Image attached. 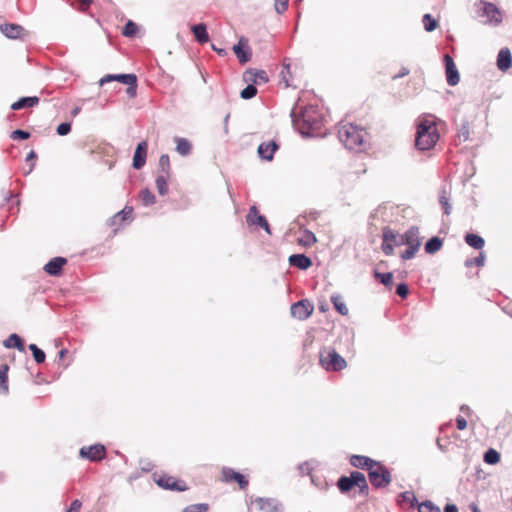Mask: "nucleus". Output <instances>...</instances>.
I'll return each instance as SVG.
<instances>
[{
	"label": "nucleus",
	"mask_w": 512,
	"mask_h": 512,
	"mask_svg": "<svg viewBox=\"0 0 512 512\" xmlns=\"http://www.w3.org/2000/svg\"><path fill=\"white\" fill-rule=\"evenodd\" d=\"M377 461L363 455H352L350 457V464L353 467L359 469H366L368 472L370 471V467L376 464Z\"/></svg>",
	"instance_id": "5701e85b"
},
{
	"label": "nucleus",
	"mask_w": 512,
	"mask_h": 512,
	"mask_svg": "<svg viewBox=\"0 0 512 512\" xmlns=\"http://www.w3.org/2000/svg\"><path fill=\"white\" fill-rule=\"evenodd\" d=\"M504 12L494 3L482 1V21L483 24L490 27H498L502 24Z\"/></svg>",
	"instance_id": "39448f33"
},
{
	"label": "nucleus",
	"mask_w": 512,
	"mask_h": 512,
	"mask_svg": "<svg viewBox=\"0 0 512 512\" xmlns=\"http://www.w3.org/2000/svg\"><path fill=\"white\" fill-rule=\"evenodd\" d=\"M465 242L475 249H480V236L476 234H467L465 236Z\"/></svg>",
	"instance_id": "de8ad7c7"
},
{
	"label": "nucleus",
	"mask_w": 512,
	"mask_h": 512,
	"mask_svg": "<svg viewBox=\"0 0 512 512\" xmlns=\"http://www.w3.org/2000/svg\"><path fill=\"white\" fill-rule=\"evenodd\" d=\"M458 137L463 141H467L469 139V128L466 125H463L459 130Z\"/></svg>",
	"instance_id": "bf43d9fd"
},
{
	"label": "nucleus",
	"mask_w": 512,
	"mask_h": 512,
	"mask_svg": "<svg viewBox=\"0 0 512 512\" xmlns=\"http://www.w3.org/2000/svg\"><path fill=\"white\" fill-rule=\"evenodd\" d=\"M160 174L170 175V159L169 156L164 154L159 159Z\"/></svg>",
	"instance_id": "ea45409f"
},
{
	"label": "nucleus",
	"mask_w": 512,
	"mask_h": 512,
	"mask_svg": "<svg viewBox=\"0 0 512 512\" xmlns=\"http://www.w3.org/2000/svg\"><path fill=\"white\" fill-rule=\"evenodd\" d=\"M464 276L467 279H474L480 273V256L469 258L464 263Z\"/></svg>",
	"instance_id": "6ab92c4d"
},
{
	"label": "nucleus",
	"mask_w": 512,
	"mask_h": 512,
	"mask_svg": "<svg viewBox=\"0 0 512 512\" xmlns=\"http://www.w3.org/2000/svg\"><path fill=\"white\" fill-rule=\"evenodd\" d=\"M246 221L250 225H258L262 227L268 234H271L270 227L264 216L259 214L256 206H252L246 216Z\"/></svg>",
	"instance_id": "2eb2a0df"
},
{
	"label": "nucleus",
	"mask_w": 512,
	"mask_h": 512,
	"mask_svg": "<svg viewBox=\"0 0 512 512\" xmlns=\"http://www.w3.org/2000/svg\"><path fill=\"white\" fill-rule=\"evenodd\" d=\"M337 487L342 493H347L357 487L359 494L368 495L369 487L366 477L359 471H353L349 476H342L337 481Z\"/></svg>",
	"instance_id": "7ed1b4c3"
},
{
	"label": "nucleus",
	"mask_w": 512,
	"mask_h": 512,
	"mask_svg": "<svg viewBox=\"0 0 512 512\" xmlns=\"http://www.w3.org/2000/svg\"><path fill=\"white\" fill-rule=\"evenodd\" d=\"M302 119L303 122L308 125L309 129L315 130L319 128L318 122L315 119H311L308 110L304 111L302 114Z\"/></svg>",
	"instance_id": "09e8293b"
},
{
	"label": "nucleus",
	"mask_w": 512,
	"mask_h": 512,
	"mask_svg": "<svg viewBox=\"0 0 512 512\" xmlns=\"http://www.w3.org/2000/svg\"><path fill=\"white\" fill-rule=\"evenodd\" d=\"M403 244L408 245L409 247L419 248L420 242L418 239V230L416 228H411L406 231L403 235H401Z\"/></svg>",
	"instance_id": "a878e982"
},
{
	"label": "nucleus",
	"mask_w": 512,
	"mask_h": 512,
	"mask_svg": "<svg viewBox=\"0 0 512 512\" xmlns=\"http://www.w3.org/2000/svg\"><path fill=\"white\" fill-rule=\"evenodd\" d=\"M283 506L273 498L258 497L251 501L249 512H282Z\"/></svg>",
	"instance_id": "6e6552de"
},
{
	"label": "nucleus",
	"mask_w": 512,
	"mask_h": 512,
	"mask_svg": "<svg viewBox=\"0 0 512 512\" xmlns=\"http://www.w3.org/2000/svg\"><path fill=\"white\" fill-rule=\"evenodd\" d=\"M80 456L90 461H100L106 457V449L101 444H95L80 449Z\"/></svg>",
	"instance_id": "ddd939ff"
},
{
	"label": "nucleus",
	"mask_w": 512,
	"mask_h": 512,
	"mask_svg": "<svg viewBox=\"0 0 512 512\" xmlns=\"http://www.w3.org/2000/svg\"><path fill=\"white\" fill-rule=\"evenodd\" d=\"M419 512H441L440 508L434 505L431 501H425L418 507Z\"/></svg>",
	"instance_id": "a18cd8bd"
},
{
	"label": "nucleus",
	"mask_w": 512,
	"mask_h": 512,
	"mask_svg": "<svg viewBox=\"0 0 512 512\" xmlns=\"http://www.w3.org/2000/svg\"><path fill=\"white\" fill-rule=\"evenodd\" d=\"M213 49L219 54V55H225V51L223 49H217L215 46H213Z\"/></svg>",
	"instance_id": "338daca9"
},
{
	"label": "nucleus",
	"mask_w": 512,
	"mask_h": 512,
	"mask_svg": "<svg viewBox=\"0 0 512 512\" xmlns=\"http://www.w3.org/2000/svg\"><path fill=\"white\" fill-rule=\"evenodd\" d=\"M8 371L7 364L0 365V395H7L9 392Z\"/></svg>",
	"instance_id": "cd10ccee"
},
{
	"label": "nucleus",
	"mask_w": 512,
	"mask_h": 512,
	"mask_svg": "<svg viewBox=\"0 0 512 512\" xmlns=\"http://www.w3.org/2000/svg\"><path fill=\"white\" fill-rule=\"evenodd\" d=\"M367 133L362 128L352 123H346L339 127L338 137L349 150L360 151L365 145Z\"/></svg>",
	"instance_id": "f257e3e1"
},
{
	"label": "nucleus",
	"mask_w": 512,
	"mask_h": 512,
	"mask_svg": "<svg viewBox=\"0 0 512 512\" xmlns=\"http://www.w3.org/2000/svg\"><path fill=\"white\" fill-rule=\"evenodd\" d=\"M192 145L185 138H176V151L182 155L186 156L191 152Z\"/></svg>",
	"instance_id": "473e14b6"
},
{
	"label": "nucleus",
	"mask_w": 512,
	"mask_h": 512,
	"mask_svg": "<svg viewBox=\"0 0 512 512\" xmlns=\"http://www.w3.org/2000/svg\"><path fill=\"white\" fill-rule=\"evenodd\" d=\"M139 196H140L142 203L146 206L152 205L155 203L154 194L147 188L141 190Z\"/></svg>",
	"instance_id": "58836bf2"
},
{
	"label": "nucleus",
	"mask_w": 512,
	"mask_h": 512,
	"mask_svg": "<svg viewBox=\"0 0 512 512\" xmlns=\"http://www.w3.org/2000/svg\"><path fill=\"white\" fill-rule=\"evenodd\" d=\"M0 31L10 39H21L25 34L24 28L14 23L1 24Z\"/></svg>",
	"instance_id": "a211bd4d"
},
{
	"label": "nucleus",
	"mask_w": 512,
	"mask_h": 512,
	"mask_svg": "<svg viewBox=\"0 0 512 512\" xmlns=\"http://www.w3.org/2000/svg\"><path fill=\"white\" fill-rule=\"evenodd\" d=\"M29 349L33 354L34 360L38 364L43 363L45 361V353L40 348H38L36 344H30Z\"/></svg>",
	"instance_id": "37998d69"
},
{
	"label": "nucleus",
	"mask_w": 512,
	"mask_h": 512,
	"mask_svg": "<svg viewBox=\"0 0 512 512\" xmlns=\"http://www.w3.org/2000/svg\"><path fill=\"white\" fill-rule=\"evenodd\" d=\"M439 140V133L435 121L430 119H421L417 126L415 144L419 150H429L433 148Z\"/></svg>",
	"instance_id": "f03ea898"
},
{
	"label": "nucleus",
	"mask_w": 512,
	"mask_h": 512,
	"mask_svg": "<svg viewBox=\"0 0 512 512\" xmlns=\"http://www.w3.org/2000/svg\"><path fill=\"white\" fill-rule=\"evenodd\" d=\"M418 249H419V248H415V246H414V247H409V246H408V249H406V250L402 253V255H401L402 259H404V260H408V259L413 258V257H414V255H415V253H416V251H417Z\"/></svg>",
	"instance_id": "4d7b16f0"
},
{
	"label": "nucleus",
	"mask_w": 512,
	"mask_h": 512,
	"mask_svg": "<svg viewBox=\"0 0 512 512\" xmlns=\"http://www.w3.org/2000/svg\"><path fill=\"white\" fill-rule=\"evenodd\" d=\"M444 63H445L447 83L450 86L457 85L460 81V76H459V73H458V70L454 63L453 58L448 54L444 55Z\"/></svg>",
	"instance_id": "4468645a"
},
{
	"label": "nucleus",
	"mask_w": 512,
	"mask_h": 512,
	"mask_svg": "<svg viewBox=\"0 0 512 512\" xmlns=\"http://www.w3.org/2000/svg\"><path fill=\"white\" fill-rule=\"evenodd\" d=\"M320 364L327 371H340L347 365L346 360L330 348L321 351Z\"/></svg>",
	"instance_id": "20e7f679"
},
{
	"label": "nucleus",
	"mask_w": 512,
	"mask_h": 512,
	"mask_svg": "<svg viewBox=\"0 0 512 512\" xmlns=\"http://www.w3.org/2000/svg\"><path fill=\"white\" fill-rule=\"evenodd\" d=\"M219 480L227 484L237 483L238 487L242 490L246 489L249 484V481L245 475L229 467H223L221 469Z\"/></svg>",
	"instance_id": "9d476101"
},
{
	"label": "nucleus",
	"mask_w": 512,
	"mask_h": 512,
	"mask_svg": "<svg viewBox=\"0 0 512 512\" xmlns=\"http://www.w3.org/2000/svg\"><path fill=\"white\" fill-rule=\"evenodd\" d=\"M442 247V241L438 237H432L425 245V251L427 253H435Z\"/></svg>",
	"instance_id": "4c0bfd02"
},
{
	"label": "nucleus",
	"mask_w": 512,
	"mask_h": 512,
	"mask_svg": "<svg viewBox=\"0 0 512 512\" xmlns=\"http://www.w3.org/2000/svg\"><path fill=\"white\" fill-rule=\"evenodd\" d=\"M81 507H82V503H81V501H80V500H78V499H75V500L71 503V505H70V507H69L68 511H69V512H80Z\"/></svg>",
	"instance_id": "052dcab7"
},
{
	"label": "nucleus",
	"mask_w": 512,
	"mask_h": 512,
	"mask_svg": "<svg viewBox=\"0 0 512 512\" xmlns=\"http://www.w3.org/2000/svg\"><path fill=\"white\" fill-rule=\"evenodd\" d=\"M40 99L36 96L32 97H22L18 101L14 102L11 105L12 110H21L24 108H30L37 106L39 104Z\"/></svg>",
	"instance_id": "393cba45"
},
{
	"label": "nucleus",
	"mask_w": 512,
	"mask_h": 512,
	"mask_svg": "<svg viewBox=\"0 0 512 512\" xmlns=\"http://www.w3.org/2000/svg\"><path fill=\"white\" fill-rule=\"evenodd\" d=\"M444 512H458V508L454 504H447L444 508Z\"/></svg>",
	"instance_id": "0e129e2a"
},
{
	"label": "nucleus",
	"mask_w": 512,
	"mask_h": 512,
	"mask_svg": "<svg viewBox=\"0 0 512 512\" xmlns=\"http://www.w3.org/2000/svg\"><path fill=\"white\" fill-rule=\"evenodd\" d=\"M289 0H276L274 7L278 13H283L287 10Z\"/></svg>",
	"instance_id": "864d4df0"
},
{
	"label": "nucleus",
	"mask_w": 512,
	"mask_h": 512,
	"mask_svg": "<svg viewBox=\"0 0 512 512\" xmlns=\"http://www.w3.org/2000/svg\"><path fill=\"white\" fill-rule=\"evenodd\" d=\"M155 483L166 490L183 492L188 490V486L185 481L178 479L174 476L168 474H162L159 476H154Z\"/></svg>",
	"instance_id": "1a4fd4ad"
},
{
	"label": "nucleus",
	"mask_w": 512,
	"mask_h": 512,
	"mask_svg": "<svg viewBox=\"0 0 512 512\" xmlns=\"http://www.w3.org/2000/svg\"><path fill=\"white\" fill-rule=\"evenodd\" d=\"M138 32V26L135 22L129 20L123 30H122V34L125 36V37H134Z\"/></svg>",
	"instance_id": "a19ab883"
},
{
	"label": "nucleus",
	"mask_w": 512,
	"mask_h": 512,
	"mask_svg": "<svg viewBox=\"0 0 512 512\" xmlns=\"http://www.w3.org/2000/svg\"><path fill=\"white\" fill-rule=\"evenodd\" d=\"M257 94V89L254 85H248L241 91V97L243 99H251Z\"/></svg>",
	"instance_id": "3c124183"
},
{
	"label": "nucleus",
	"mask_w": 512,
	"mask_h": 512,
	"mask_svg": "<svg viewBox=\"0 0 512 512\" xmlns=\"http://www.w3.org/2000/svg\"><path fill=\"white\" fill-rule=\"evenodd\" d=\"M439 203H440L442 209L444 210V213L447 215L450 214L451 206L449 204V198L446 195L445 191H443L442 194L439 196Z\"/></svg>",
	"instance_id": "8fccbe9b"
},
{
	"label": "nucleus",
	"mask_w": 512,
	"mask_h": 512,
	"mask_svg": "<svg viewBox=\"0 0 512 512\" xmlns=\"http://www.w3.org/2000/svg\"><path fill=\"white\" fill-rule=\"evenodd\" d=\"M316 241L315 235L308 230L303 231L297 239L298 244L304 247H310Z\"/></svg>",
	"instance_id": "2f4dec72"
},
{
	"label": "nucleus",
	"mask_w": 512,
	"mask_h": 512,
	"mask_svg": "<svg viewBox=\"0 0 512 512\" xmlns=\"http://www.w3.org/2000/svg\"><path fill=\"white\" fill-rule=\"evenodd\" d=\"M4 346L7 348H17L19 351H24V342L17 334H11L5 341Z\"/></svg>",
	"instance_id": "7c9ffc66"
},
{
	"label": "nucleus",
	"mask_w": 512,
	"mask_h": 512,
	"mask_svg": "<svg viewBox=\"0 0 512 512\" xmlns=\"http://www.w3.org/2000/svg\"><path fill=\"white\" fill-rule=\"evenodd\" d=\"M512 66V55L508 48H502L497 56V67L500 71H507Z\"/></svg>",
	"instance_id": "4be33fe9"
},
{
	"label": "nucleus",
	"mask_w": 512,
	"mask_h": 512,
	"mask_svg": "<svg viewBox=\"0 0 512 512\" xmlns=\"http://www.w3.org/2000/svg\"><path fill=\"white\" fill-rule=\"evenodd\" d=\"M209 505L206 503L192 504L187 506L183 512H208Z\"/></svg>",
	"instance_id": "49530a36"
},
{
	"label": "nucleus",
	"mask_w": 512,
	"mask_h": 512,
	"mask_svg": "<svg viewBox=\"0 0 512 512\" xmlns=\"http://www.w3.org/2000/svg\"><path fill=\"white\" fill-rule=\"evenodd\" d=\"M368 476L370 483L376 488L386 487L391 482L389 470L379 462L370 467Z\"/></svg>",
	"instance_id": "423d86ee"
},
{
	"label": "nucleus",
	"mask_w": 512,
	"mask_h": 512,
	"mask_svg": "<svg viewBox=\"0 0 512 512\" xmlns=\"http://www.w3.org/2000/svg\"><path fill=\"white\" fill-rule=\"evenodd\" d=\"M36 157H37V155H36V153H35V151H34V150H31V151L28 153V155H27V157H26V161H27V162H31V164H30V168H29V170H28V173H30V172L33 170V168H34V166H35L34 160L36 159Z\"/></svg>",
	"instance_id": "13d9d810"
},
{
	"label": "nucleus",
	"mask_w": 512,
	"mask_h": 512,
	"mask_svg": "<svg viewBox=\"0 0 512 512\" xmlns=\"http://www.w3.org/2000/svg\"><path fill=\"white\" fill-rule=\"evenodd\" d=\"M66 263V258L54 257L44 266V271L51 276H58L61 274L62 268Z\"/></svg>",
	"instance_id": "aec40b11"
},
{
	"label": "nucleus",
	"mask_w": 512,
	"mask_h": 512,
	"mask_svg": "<svg viewBox=\"0 0 512 512\" xmlns=\"http://www.w3.org/2000/svg\"><path fill=\"white\" fill-rule=\"evenodd\" d=\"M132 212H133L132 208L126 207L122 211L115 214V216L113 217V222L119 223V222H123L127 219H130L132 217Z\"/></svg>",
	"instance_id": "79ce46f5"
},
{
	"label": "nucleus",
	"mask_w": 512,
	"mask_h": 512,
	"mask_svg": "<svg viewBox=\"0 0 512 512\" xmlns=\"http://www.w3.org/2000/svg\"><path fill=\"white\" fill-rule=\"evenodd\" d=\"M403 244L401 235H398L390 228L383 230L382 251L385 255L390 256L394 253V248Z\"/></svg>",
	"instance_id": "9b49d317"
},
{
	"label": "nucleus",
	"mask_w": 512,
	"mask_h": 512,
	"mask_svg": "<svg viewBox=\"0 0 512 512\" xmlns=\"http://www.w3.org/2000/svg\"><path fill=\"white\" fill-rule=\"evenodd\" d=\"M67 353H68V350H67V349H61V350L58 352V358H59V361L63 360Z\"/></svg>",
	"instance_id": "69168bd1"
},
{
	"label": "nucleus",
	"mask_w": 512,
	"mask_h": 512,
	"mask_svg": "<svg viewBox=\"0 0 512 512\" xmlns=\"http://www.w3.org/2000/svg\"><path fill=\"white\" fill-rule=\"evenodd\" d=\"M111 81H118L122 84L127 85V94L130 97H135L136 95V89H137V77L135 74H119V75H112L108 74L102 77L99 81L100 86H103L106 83H109Z\"/></svg>",
	"instance_id": "0eeeda50"
},
{
	"label": "nucleus",
	"mask_w": 512,
	"mask_h": 512,
	"mask_svg": "<svg viewBox=\"0 0 512 512\" xmlns=\"http://www.w3.org/2000/svg\"><path fill=\"white\" fill-rule=\"evenodd\" d=\"M331 302L339 314H341L343 316L348 315L349 309L341 295H332Z\"/></svg>",
	"instance_id": "c756f323"
},
{
	"label": "nucleus",
	"mask_w": 512,
	"mask_h": 512,
	"mask_svg": "<svg viewBox=\"0 0 512 512\" xmlns=\"http://www.w3.org/2000/svg\"><path fill=\"white\" fill-rule=\"evenodd\" d=\"M71 131V124L70 123H61L57 127V133L61 136L67 135Z\"/></svg>",
	"instance_id": "6e6d98bb"
},
{
	"label": "nucleus",
	"mask_w": 512,
	"mask_h": 512,
	"mask_svg": "<svg viewBox=\"0 0 512 512\" xmlns=\"http://www.w3.org/2000/svg\"><path fill=\"white\" fill-rule=\"evenodd\" d=\"M289 264L299 269L306 270L312 265V261L304 254H294L289 257Z\"/></svg>",
	"instance_id": "b1692460"
},
{
	"label": "nucleus",
	"mask_w": 512,
	"mask_h": 512,
	"mask_svg": "<svg viewBox=\"0 0 512 512\" xmlns=\"http://www.w3.org/2000/svg\"><path fill=\"white\" fill-rule=\"evenodd\" d=\"M244 77L246 80H252L255 83H266L268 81L267 73L264 70H248Z\"/></svg>",
	"instance_id": "bb28decb"
},
{
	"label": "nucleus",
	"mask_w": 512,
	"mask_h": 512,
	"mask_svg": "<svg viewBox=\"0 0 512 512\" xmlns=\"http://www.w3.org/2000/svg\"><path fill=\"white\" fill-rule=\"evenodd\" d=\"M483 460L485 463H487L489 465H495L500 461V453L493 448H489L484 453Z\"/></svg>",
	"instance_id": "f704fd0d"
},
{
	"label": "nucleus",
	"mask_w": 512,
	"mask_h": 512,
	"mask_svg": "<svg viewBox=\"0 0 512 512\" xmlns=\"http://www.w3.org/2000/svg\"><path fill=\"white\" fill-rule=\"evenodd\" d=\"M233 51L242 64L248 62L251 58V50L246 38H240L238 44L233 46Z\"/></svg>",
	"instance_id": "dca6fc26"
},
{
	"label": "nucleus",
	"mask_w": 512,
	"mask_h": 512,
	"mask_svg": "<svg viewBox=\"0 0 512 512\" xmlns=\"http://www.w3.org/2000/svg\"><path fill=\"white\" fill-rule=\"evenodd\" d=\"M396 293L398 296H400L401 298H406L409 294V288L406 284L402 283V284H399L396 288Z\"/></svg>",
	"instance_id": "5fc2aeb1"
},
{
	"label": "nucleus",
	"mask_w": 512,
	"mask_h": 512,
	"mask_svg": "<svg viewBox=\"0 0 512 512\" xmlns=\"http://www.w3.org/2000/svg\"><path fill=\"white\" fill-rule=\"evenodd\" d=\"M319 310H320L321 312H326V311H327V307H326L325 305H320V306H319Z\"/></svg>",
	"instance_id": "774afa93"
},
{
	"label": "nucleus",
	"mask_w": 512,
	"mask_h": 512,
	"mask_svg": "<svg viewBox=\"0 0 512 512\" xmlns=\"http://www.w3.org/2000/svg\"><path fill=\"white\" fill-rule=\"evenodd\" d=\"M11 137L14 140H16V139L25 140V139H28L30 137V134L28 132H26V131L17 129V130L12 132Z\"/></svg>",
	"instance_id": "603ef678"
},
{
	"label": "nucleus",
	"mask_w": 512,
	"mask_h": 512,
	"mask_svg": "<svg viewBox=\"0 0 512 512\" xmlns=\"http://www.w3.org/2000/svg\"><path fill=\"white\" fill-rule=\"evenodd\" d=\"M78 2L80 3V6L78 9L81 12H86L88 10V8L90 7V5L92 4L93 0H78Z\"/></svg>",
	"instance_id": "680f3d73"
},
{
	"label": "nucleus",
	"mask_w": 512,
	"mask_h": 512,
	"mask_svg": "<svg viewBox=\"0 0 512 512\" xmlns=\"http://www.w3.org/2000/svg\"><path fill=\"white\" fill-rule=\"evenodd\" d=\"M457 428L459 430H464L467 427V421L464 417L458 416L456 419Z\"/></svg>",
	"instance_id": "e2e57ef3"
},
{
	"label": "nucleus",
	"mask_w": 512,
	"mask_h": 512,
	"mask_svg": "<svg viewBox=\"0 0 512 512\" xmlns=\"http://www.w3.org/2000/svg\"><path fill=\"white\" fill-rule=\"evenodd\" d=\"M191 29H192V32H193L196 40L199 43L203 44L209 40L206 26L203 23L193 25Z\"/></svg>",
	"instance_id": "c85d7f7f"
},
{
	"label": "nucleus",
	"mask_w": 512,
	"mask_h": 512,
	"mask_svg": "<svg viewBox=\"0 0 512 512\" xmlns=\"http://www.w3.org/2000/svg\"><path fill=\"white\" fill-rule=\"evenodd\" d=\"M374 275L386 287H390L392 285V281H393L392 273H390V272H388V273H379L378 271H375Z\"/></svg>",
	"instance_id": "c03bdc74"
},
{
	"label": "nucleus",
	"mask_w": 512,
	"mask_h": 512,
	"mask_svg": "<svg viewBox=\"0 0 512 512\" xmlns=\"http://www.w3.org/2000/svg\"><path fill=\"white\" fill-rule=\"evenodd\" d=\"M278 149V145L275 141L263 142L258 147V154L262 159L272 160L275 151Z\"/></svg>",
	"instance_id": "412c9836"
},
{
	"label": "nucleus",
	"mask_w": 512,
	"mask_h": 512,
	"mask_svg": "<svg viewBox=\"0 0 512 512\" xmlns=\"http://www.w3.org/2000/svg\"><path fill=\"white\" fill-rule=\"evenodd\" d=\"M422 23L427 32H432L438 27V20L431 14H425L422 18Z\"/></svg>",
	"instance_id": "c9c22d12"
},
{
	"label": "nucleus",
	"mask_w": 512,
	"mask_h": 512,
	"mask_svg": "<svg viewBox=\"0 0 512 512\" xmlns=\"http://www.w3.org/2000/svg\"><path fill=\"white\" fill-rule=\"evenodd\" d=\"M147 150H148V143L147 141L140 142L134 152L133 156V168L134 169H141L145 163L147 158Z\"/></svg>",
	"instance_id": "f3484780"
},
{
	"label": "nucleus",
	"mask_w": 512,
	"mask_h": 512,
	"mask_svg": "<svg viewBox=\"0 0 512 512\" xmlns=\"http://www.w3.org/2000/svg\"><path fill=\"white\" fill-rule=\"evenodd\" d=\"M280 75H281V78L284 81L286 87H289V86L295 87L296 86L295 84H293V82L291 80L290 64L288 62H286V60H284V62H283V69H282Z\"/></svg>",
	"instance_id": "e433bc0d"
},
{
	"label": "nucleus",
	"mask_w": 512,
	"mask_h": 512,
	"mask_svg": "<svg viewBox=\"0 0 512 512\" xmlns=\"http://www.w3.org/2000/svg\"><path fill=\"white\" fill-rule=\"evenodd\" d=\"M170 175L159 174L156 178V187L160 195H166L168 192V180Z\"/></svg>",
	"instance_id": "72a5a7b5"
},
{
	"label": "nucleus",
	"mask_w": 512,
	"mask_h": 512,
	"mask_svg": "<svg viewBox=\"0 0 512 512\" xmlns=\"http://www.w3.org/2000/svg\"><path fill=\"white\" fill-rule=\"evenodd\" d=\"M313 311L314 306L307 299L300 300L292 304L290 307L292 317L301 321L308 319L312 315Z\"/></svg>",
	"instance_id": "f8f14e48"
}]
</instances>
